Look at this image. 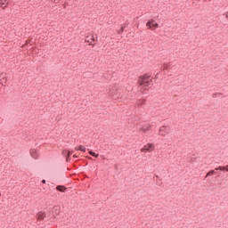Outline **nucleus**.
<instances>
[{"mask_svg":"<svg viewBox=\"0 0 228 228\" xmlns=\"http://www.w3.org/2000/svg\"><path fill=\"white\" fill-rule=\"evenodd\" d=\"M151 81L152 80L148 76L141 77L138 81V90L140 92H147V90H149V86H151Z\"/></svg>","mask_w":228,"mask_h":228,"instance_id":"obj_1","label":"nucleus"},{"mask_svg":"<svg viewBox=\"0 0 228 228\" xmlns=\"http://www.w3.org/2000/svg\"><path fill=\"white\" fill-rule=\"evenodd\" d=\"M156 146L152 142H149L141 149V152H152L155 151Z\"/></svg>","mask_w":228,"mask_h":228,"instance_id":"obj_2","label":"nucleus"},{"mask_svg":"<svg viewBox=\"0 0 228 228\" xmlns=\"http://www.w3.org/2000/svg\"><path fill=\"white\" fill-rule=\"evenodd\" d=\"M146 26L149 29H151L152 31H154V29H158V28H159V24H158V22H156V20H150L146 23Z\"/></svg>","mask_w":228,"mask_h":228,"instance_id":"obj_3","label":"nucleus"},{"mask_svg":"<svg viewBox=\"0 0 228 228\" xmlns=\"http://www.w3.org/2000/svg\"><path fill=\"white\" fill-rule=\"evenodd\" d=\"M109 94L112 99H118V88H117V86H112Z\"/></svg>","mask_w":228,"mask_h":228,"instance_id":"obj_4","label":"nucleus"},{"mask_svg":"<svg viewBox=\"0 0 228 228\" xmlns=\"http://www.w3.org/2000/svg\"><path fill=\"white\" fill-rule=\"evenodd\" d=\"M168 133H170L168 126H163L159 130V136H167V134H168Z\"/></svg>","mask_w":228,"mask_h":228,"instance_id":"obj_5","label":"nucleus"},{"mask_svg":"<svg viewBox=\"0 0 228 228\" xmlns=\"http://www.w3.org/2000/svg\"><path fill=\"white\" fill-rule=\"evenodd\" d=\"M85 42H86V44H89V45H92V44H94V42H95V38H94V35L87 36V37H86Z\"/></svg>","mask_w":228,"mask_h":228,"instance_id":"obj_6","label":"nucleus"},{"mask_svg":"<svg viewBox=\"0 0 228 228\" xmlns=\"http://www.w3.org/2000/svg\"><path fill=\"white\" fill-rule=\"evenodd\" d=\"M30 156H31V158H33L34 159H38L40 154H38V151H37V150L32 149V150H30Z\"/></svg>","mask_w":228,"mask_h":228,"instance_id":"obj_7","label":"nucleus"},{"mask_svg":"<svg viewBox=\"0 0 228 228\" xmlns=\"http://www.w3.org/2000/svg\"><path fill=\"white\" fill-rule=\"evenodd\" d=\"M37 220H44L45 218V212H38L37 215Z\"/></svg>","mask_w":228,"mask_h":228,"instance_id":"obj_8","label":"nucleus"},{"mask_svg":"<svg viewBox=\"0 0 228 228\" xmlns=\"http://www.w3.org/2000/svg\"><path fill=\"white\" fill-rule=\"evenodd\" d=\"M6 4H8V0H0L1 8H6Z\"/></svg>","mask_w":228,"mask_h":228,"instance_id":"obj_9","label":"nucleus"},{"mask_svg":"<svg viewBox=\"0 0 228 228\" xmlns=\"http://www.w3.org/2000/svg\"><path fill=\"white\" fill-rule=\"evenodd\" d=\"M75 151H81L82 152H86V148L83 145H80L78 147H75Z\"/></svg>","mask_w":228,"mask_h":228,"instance_id":"obj_10","label":"nucleus"},{"mask_svg":"<svg viewBox=\"0 0 228 228\" xmlns=\"http://www.w3.org/2000/svg\"><path fill=\"white\" fill-rule=\"evenodd\" d=\"M62 154H63V156H67V161H69V158H70V151H69V150H64L63 151H62Z\"/></svg>","mask_w":228,"mask_h":228,"instance_id":"obj_11","label":"nucleus"},{"mask_svg":"<svg viewBox=\"0 0 228 228\" xmlns=\"http://www.w3.org/2000/svg\"><path fill=\"white\" fill-rule=\"evenodd\" d=\"M56 190H58V191H61L63 193V192H65V190H67V187H65L63 185H59L56 187Z\"/></svg>","mask_w":228,"mask_h":228,"instance_id":"obj_12","label":"nucleus"},{"mask_svg":"<svg viewBox=\"0 0 228 228\" xmlns=\"http://www.w3.org/2000/svg\"><path fill=\"white\" fill-rule=\"evenodd\" d=\"M145 104V100H138L136 102V106H138V108H141V106H143Z\"/></svg>","mask_w":228,"mask_h":228,"instance_id":"obj_13","label":"nucleus"},{"mask_svg":"<svg viewBox=\"0 0 228 228\" xmlns=\"http://www.w3.org/2000/svg\"><path fill=\"white\" fill-rule=\"evenodd\" d=\"M90 156H94V158H99V154H96L95 152L90 151H89Z\"/></svg>","mask_w":228,"mask_h":228,"instance_id":"obj_14","label":"nucleus"},{"mask_svg":"<svg viewBox=\"0 0 228 228\" xmlns=\"http://www.w3.org/2000/svg\"><path fill=\"white\" fill-rule=\"evenodd\" d=\"M53 211H55V215H60V208L58 207L53 208Z\"/></svg>","mask_w":228,"mask_h":228,"instance_id":"obj_15","label":"nucleus"},{"mask_svg":"<svg viewBox=\"0 0 228 228\" xmlns=\"http://www.w3.org/2000/svg\"><path fill=\"white\" fill-rule=\"evenodd\" d=\"M216 170H225V167L224 166H219L218 167L216 168Z\"/></svg>","mask_w":228,"mask_h":228,"instance_id":"obj_16","label":"nucleus"},{"mask_svg":"<svg viewBox=\"0 0 228 228\" xmlns=\"http://www.w3.org/2000/svg\"><path fill=\"white\" fill-rule=\"evenodd\" d=\"M214 174H215V170H211V171H209V172L207 174L206 177H208V176H209V175H214Z\"/></svg>","mask_w":228,"mask_h":228,"instance_id":"obj_17","label":"nucleus"},{"mask_svg":"<svg viewBox=\"0 0 228 228\" xmlns=\"http://www.w3.org/2000/svg\"><path fill=\"white\" fill-rule=\"evenodd\" d=\"M167 69H168V64H163V69L167 70Z\"/></svg>","mask_w":228,"mask_h":228,"instance_id":"obj_18","label":"nucleus"},{"mask_svg":"<svg viewBox=\"0 0 228 228\" xmlns=\"http://www.w3.org/2000/svg\"><path fill=\"white\" fill-rule=\"evenodd\" d=\"M1 76H2V78H0V81L3 83V81L4 80L5 77H4V74H3V73L1 74Z\"/></svg>","mask_w":228,"mask_h":228,"instance_id":"obj_19","label":"nucleus"},{"mask_svg":"<svg viewBox=\"0 0 228 228\" xmlns=\"http://www.w3.org/2000/svg\"><path fill=\"white\" fill-rule=\"evenodd\" d=\"M150 127L148 126L147 128H142L143 133H147L149 131Z\"/></svg>","mask_w":228,"mask_h":228,"instance_id":"obj_20","label":"nucleus"},{"mask_svg":"<svg viewBox=\"0 0 228 228\" xmlns=\"http://www.w3.org/2000/svg\"><path fill=\"white\" fill-rule=\"evenodd\" d=\"M224 170H225L226 172H228V165H227V166H224Z\"/></svg>","mask_w":228,"mask_h":228,"instance_id":"obj_21","label":"nucleus"},{"mask_svg":"<svg viewBox=\"0 0 228 228\" xmlns=\"http://www.w3.org/2000/svg\"><path fill=\"white\" fill-rule=\"evenodd\" d=\"M43 184H45V180H42Z\"/></svg>","mask_w":228,"mask_h":228,"instance_id":"obj_22","label":"nucleus"},{"mask_svg":"<svg viewBox=\"0 0 228 228\" xmlns=\"http://www.w3.org/2000/svg\"><path fill=\"white\" fill-rule=\"evenodd\" d=\"M73 158H77V155H73Z\"/></svg>","mask_w":228,"mask_h":228,"instance_id":"obj_23","label":"nucleus"},{"mask_svg":"<svg viewBox=\"0 0 228 228\" xmlns=\"http://www.w3.org/2000/svg\"><path fill=\"white\" fill-rule=\"evenodd\" d=\"M121 31H124V27L121 28Z\"/></svg>","mask_w":228,"mask_h":228,"instance_id":"obj_24","label":"nucleus"},{"mask_svg":"<svg viewBox=\"0 0 228 228\" xmlns=\"http://www.w3.org/2000/svg\"><path fill=\"white\" fill-rule=\"evenodd\" d=\"M73 153V151H69V156Z\"/></svg>","mask_w":228,"mask_h":228,"instance_id":"obj_25","label":"nucleus"},{"mask_svg":"<svg viewBox=\"0 0 228 228\" xmlns=\"http://www.w3.org/2000/svg\"><path fill=\"white\" fill-rule=\"evenodd\" d=\"M0 197H1V192H0Z\"/></svg>","mask_w":228,"mask_h":228,"instance_id":"obj_26","label":"nucleus"}]
</instances>
